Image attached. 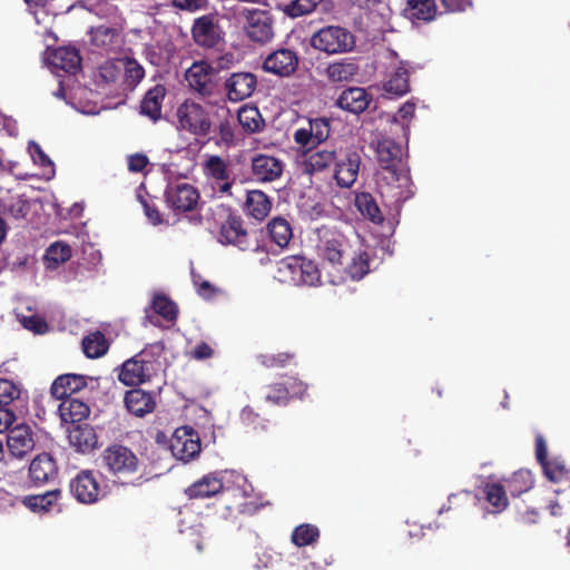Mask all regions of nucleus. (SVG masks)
Wrapping results in <instances>:
<instances>
[{
  "label": "nucleus",
  "instance_id": "f257e3e1",
  "mask_svg": "<svg viewBox=\"0 0 570 570\" xmlns=\"http://www.w3.org/2000/svg\"><path fill=\"white\" fill-rule=\"evenodd\" d=\"M317 234L318 255L336 272L337 282H344L347 277L358 281L368 273L367 253L353 252L347 237L342 232L322 226L317 229Z\"/></svg>",
  "mask_w": 570,
  "mask_h": 570
},
{
  "label": "nucleus",
  "instance_id": "f03ea898",
  "mask_svg": "<svg viewBox=\"0 0 570 570\" xmlns=\"http://www.w3.org/2000/svg\"><path fill=\"white\" fill-rule=\"evenodd\" d=\"M101 464L116 484L140 487L148 481L142 461L124 444L108 445L101 453Z\"/></svg>",
  "mask_w": 570,
  "mask_h": 570
},
{
  "label": "nucleus",
  "instance_id": "7ed1b4c3",
  "mask_svg": "<svg viewBox=\"0 0 570 570\" xmlns=\"http://www.w3.org/2000/svg\"><path fill=\"white\" fill-rule=\"evenodd\" d=\"M275 278L293 286H316L321 282V272L314 261L302 255H289L277 262Z\"/></svg>",
  "mask_w": 570,
  "mask_h": 570
},
{
  "label": "nucleus",
  "instance_id": "20e7f679",
  "mask_svg": "<svg viewBox=\"0 0 570 570\" xmlns=\"http://www.w3.org/2000/svg\"><path fill=\"white\" fill-rule=\"evenodd\" d=\"M376 158L381 165V179L387 185L397 183L404 187L410 181L409 169L402 163V147L392 138L383 137L375 147Z\"/></svg>",
  "mask_w": 570,
  "mask_h": 570
},
{
  "label": "nucleus",
  "instance_id": "39448f33",
  "mask_svg": "<svg viewBox=\"0 0 570 570\" xmlns=\"http://www.w3.org/2000/svg\"><path fill=\"white\" fill-rule=\"evenodd\" d=\"M309 45L313 49L327 55H342L354 49L355 37L348 29L331 24L315 31Z\"/></svg>",
  "mask_w": 570,
  "mask_h": 570
},
{
  "label": "nucleus",
  "instance_id": "423d86ee",
  "mask_svg": "<svg viewBox=\"0 0 570 570\" xmlns=\"http://www.w3.org/2000/svg\"><path fill=\"white\" fill-rule=\"evenodd\" d=\"M218 242L223 245H232L240 250H261V245L256 238L244 227L243 218L236 213H229L222 223Z\"/></svg>",
  "mask_w": 570,
  "mask_h": 570
},
{
  "label": "nucleus",
  "instance_id": "0eeeda50",
  "mask_svg": "<svg viewBox=\"0 0 570 570\" xmlns=\"http://www.w3.org/2000/svg\"><path fill=\"white\" fill-rule=\"evenodd\" d=\"M178 128L195 136L206 137L212 131V120L207 109L193 100H185L177 109Z\"/></svg>",
  "mask_w": 570,
  "mask_h": 570
},
{
  "label": "nucleus",
  "instance_id": "6e6552de",
  "mask_svg": "<svg viewBox=\"0 0 570 570\" xmlns=\"http://www.w3.org/2000/svg\"><path fill=\"white\" fill-rule=\"evenodd\" d=\"M169 450L181 462L194 460L202 451L198 432L188 425L177 428L170 438Z\"/></svg>",
  "mask_w": 570,
  "mask_h": 570
},
{
  "label": "nucleus",
  "instance_id": "1a4fd4ad",
  "mask_svg": "<svg viewBox=\"0 0 570 570\" xmlns=\"http://www.w3.org/2000/svg\"><path fill=\"white\" fill-rule=\"evenodd\" d=\"M217 70L207 61H195L185 72L190 90L202 98H210L217 88Z\"/></svg>",
  "mask_w": 570,
  "mask_h": 570
},
{
  "label": "nucleus",
  "instance_id": "9d476101",
  "mask_svg": "<svg viewBox=\"0 0 570 570\" xmlns=\"http://www.w3.org/2000/svg\"><path fill=\"white\" fill-rule=\"evenodd\" d=\"M164 196L167 206L176 214L193 212L200 199L198 189L188 183L168 185Z\"/></svg>",
  "mask_w": 570,
  "mask_h": 570
},
{
  "label": "nucleus",
  "instance_id": "9b49d317",
  "mask_svg": "<svg viewBox=\"0 0 570 570\" xmlns=\"http://www.w3.org/2000/svg\"><path fill=\"white\" fill-rule=\"evenodd\" d=\"M331 135V120L325 117L308 120V128H299L294 132V141L311 151L325 142Z\"/></svg>",
  "mask_w": 570,
  "mask_h": 570
},
{
  "label": "nucleus",
  "instance_id": "f8f14e48",
  "mask_svg": "<svg viewBox=\"0 0 570 570\" xmlns=\"http://www.w3.org/2000/svg\"><path fill=\"white\" fill-rule=\"evenodd\" d=\"M307 385L296 377L289 376L285 382H275L266 386L264 399L277 406H285L293 399H302Z\"/></svg>",
  "mask_w": 570,
  "mask_h": 570
},
{
  "label": "nucleus",
  "instance_id": "ddd939ff",
  "mask_svg": "<svg viewBox=\"0 0 570 570\" xmlns=\"http://www.w3.org/2000/svg\"><path fill=\"white\" fill-rule=\"evenodd\" d=\"M72 497L80 503L92 504L99 501L100 483L91 470L80 471L69 484Z\"/></svg>",
  "mask_w": 570,
  "mask_h": 570
},
{
  "label": "nucleus",
  "instance_id": "4468645a",
  "mask_svg": "<svg viewBox=\"0 0 570 570\" xmlns=\"http://www.w3.org/2000/svg\"><path fill=\"white\" fill-rule=\"evenodd\" d=\"M145 356L146 351H141L122 363L118 374L122 384L138 386L149 380L153 364Z\"/></svg>",
  "mask_w": 570,
  "mask_h": 570
},
{
  "label": "nucleus",
  "instance_id": "2eb2a0df",
  "mask_svg": "<svg viewBox=\"0 0 570 570\" xmlns=\"http://www.w3.org/2000/svg\"><path fill=\"white\" fill-rule=\"evenodd\" d=\"M361 166V153L356 148L345 151L342 157L337 156L334 165L333 177L342 188H350L357 179Z\"/></svg>",
  "mask_w": 570,
  "mask_h": 570
},
{
  "label": "nucleus",
  "instance_id": "dca6fc26",
  "mask_svg": "<svg viewBox=\"0 0 570 570\" xmlns=\"http://www.w3.org/2000/svg\"><path fill=\"white\" fill-rule=\"evenodd\" d=\"M285 164L277 157L257 154L252 158L250 173L253 180L257 183H273L278 180L284 173Z\"/></svg>",
  "mask_w": 570,
  "mask_h": 570
},
{
  "label": "nucleus",
  "instance_id": "f3484780",
  "mask_svg": "<svg viewBox=\"0 0 570 570\" xmlns=\"http://www.w3.org/2000/svg\"><path fill=\"white\" fill-rule=\"evenodd\" d=\"M298 56L296 51L281 48L271 52L263 61V70L278 77H289L298 68Z\"/></svg>",
  "mask_w": 570,
  "mask_h": 570
},
{
  "label": "nucleus",
  "instance_id": "a211bd4d",
  "mask_svg": "<svg viewBox=\"0 0 570 570\" xmlns=\"http://www.w3.org/2000/svg\"><path fill=\"white\" fill-rule=\"evenodd\" d=\"M247 37L255 42L266 43L274 37L272 19L267 11L254 9L245 10Z\"/></svg>",
  "mask_w": 570,
  "mask_h": 570
},
{
  "label": "nucleus",
  "instance_id": "6ab92c4d",
  "mask_svg": "<svg viewBox=\"0 0 570 570\" xmlns=\"http://www.w3.org/2000/svg\"><path fill=\"white\" fill-rule=\"evenodd\" d=\"M303 173L308 175L325 173L332 167L334 168V165L337 160V153L335 148H316L311 149V151L303 149Z\"/></svg>",
  "mask_w": 570,
  "mask_h": 570
},
{
  "label": "nucleus",
  "instance_id": "aec40b11",
  "mask_svg": "<svg viewBox=\"0 0 570 570\" xmlns=\"http://www.w3.org/2000/svg\"><path fill=\"white\" fill-rule=\"evenodd\" d=\"M257 86L256 76L252 72H234L225 82L227 98L239 102L250 97Z\"/></svg>",
  "mask_w": 570,
  "mask_h": 570
},
{
  "label": "nucleus",
  "instance_id": "412c9836",
  "mask_svg": "<svg viewBox=\"0 0 570 570\" xmlns=\"http://www.w3.org/2000/svg\"><path fill=\"white\" fill-rule=\"evenodd\" d=\"M32 429L28 424H18L11 428L7 434V445L10 453L22 459L35 448Z\"/></svg>",
  "mask_w": 570,
  "mask_h": 570
},
{
  "label": "nucleus",
  "instance_id": "4be33fe9",
  "mask_svg": "<svg viewBox=\"0 0 570 570\" xmlns=\"http://www.w3.org/2000/svg\"><path fill=\"white\" fill-rule=\"evenodd\" d=\"M70 444L77 452L86 454L92 452L98 445V435L89 423H78L68 430Z\"/></svg>",
  "mask_w": 570,
  "mask_h": 570
},
{
  "label": "nucleus",
  "instance_id": "5701e85b",
  "mask_svg": "<svg viewBox=\"0 0 570 570\" xmlns=\"http://www.w3.org/2000/svg\"><path fill=\"white\" fill-rule=\"evenodd\" d=\"M372 101V96L361 87H350L342 91L336 100V106L351 114L358 115L366 110Z\"/></svg>",
  "mask_w": 570,
  "mask_h": 570
},
{
  "label": "nucleus",
  "instance_id": "b1692460",
  "mask_svg": "<svg viewBox=\"0 0 570 570\" xmlns=\"http://www.w3.org/2000/svg\"><path fill=\"white\" fill-rule=\"evenodd\" d=\"M87 386V377L79 374L59 375L51 384V395L57 400L72 397Z\"/></svg>",
  "mask_w": 570,
  "mask_h": 570
},
{
  "label": "nucleus",
  "instance_id": "393cba45",
  "mask_svg": "<svg viewBox=\"0 0 570 570\" xmlns=\"http://www.w3.org/2000/svg\"><path fill=\"white\" fill-rule=\"evenodd\" d=\"M191 35L197 45L206 48L214 47L218 40L215 17L205 14L197 18L193 24Z\"/></svg>",
  "mask_w": 570,
  "mask_h": 570
},
{
  "label": "nucleus",
  "instance_id": "a878e982",
  "mask_svg": "<svg viewBox=\"0 0 570 570\" xmlns=\"http://www.w3.org/2000/svg\"><path fill=\"white\" fill-rule=\"evenodd\" d=\"M49 63L69 73H76L81 66V57L75 47L66 46L53 49L49 57Z\"/></svg>",
  "mask_w": 570,
  "mask_h": 570
},
{
  "label": "nucleus",
  "instance_id": "bb28decb",
  "mask_svg": "<svg viewBox=\"0 0 570 570\" xmlns=\"http://www.w3.org/2000/svg\"><path fill=\"white\" fill-rule=\"evenodd\" d=\"M58 472L55 459L49 453L38 454L30 463L29 475L35 484H43L52 480Z\"/></svg>",
  "mask_w": 570,
  "mask_h": 570
},
{
  "label": "nucleus",
  "instance_id": "cd10ccee",
  "mask_svg": "<svg viewBox=\"0 0 570 570\" xmlns=\"http://www.w3.org/2000/svg\"><path fill=\"white\" fill-rule=\"evenodd\" d=\"M126 409L134 415L142 417L151 413L156 407V401L151 393L141 389L127 391L124 399Z\"/></svg>",
  "mask_w": 570,
  "mask_h": 570
},
{
  "label": "nucleus",
  "instance_id": "c85d7f7f",
  "mask_svg": "<svg viewBox=\"0 0 570 570\" xmlns=\"http://www.w3.org/2000/svg\"><path fill=\"white\" fill-rule=\"evenodd\" d=\"M360 66L352 58H344L330 62L324 70V75L332 83L347 82L354 79L358 73Z\"/></svg>",
  "mask_w": 570,
  "mask_h": 570
},
{
  "label": "nucleus",
  "instance_id": "c756f323",
  "mask_svg": "<svg viewBox=\"0 0 570 570\" xmlns=\"http://www.w3.org/2000/svg\"><path fill=\"white\" fill-rule=\"evenodd\" d=\"M272 209L271 198L262 190H248L244 204V212L247 216L256 219H265Z\"/></svg>",
  "mask_w": 570,
  "mask_h": 570
},
{
  "label": "nucleus",
  "instance_id": "7c9ffc66",
  "mask_svg": "<svg viewBox=\"0 0 570 570\" xmlns=\"http://www.w3.org/2000/svg\"><path fill=\"white\" fill-rule=\"evenodd\" d=\"M166 92L167 90L163 85H156L150 88L140 102V114L147 116L153 121L159 120Z\"/></svg>",
  "mask_w": 570,
  "mask_h": 570
},
{
  "label": "nucleus",
  "instance_id": "2f4dec72",
  "mask_svg": "<svg viewBox=\"0 0 570 570\" xmlns=\"http://www.w3.org/2000/svg\"><path fill=\"white\" fill-rule=\"evenodd\" d=\"M59 405V414L63 422H69L72 425L83 423L90 414V407L83 401L76 397H67L61 400Z\"/></svg>",
  "mask_w": 570,
  "mask_h": 570
},
{
  "label": "nucleus",
  "instance_id": "473e14b6",
  "mask_svg": "<svg viewBox=\"0 0 570 570\" xmlns=\"http://www.w3.org/2000/svg\"><path fill=\"white\" fill-rule=\"evenodd\" d=\"M224 488L220 478L207 474L189 485L185 493L189 499H207L218 494Z\"/></svg>",
  "mask_w": 570,
  "mask_h": 570
},
{
  "label": "nucleus",
  "instance_id": "72a5a7b5",
  "mask_svg": "<svg viewBox=\"0 0 570 570\" xmlns=\"http://www.w3.org/2000/svg\"><path fill=\"white\" fill-rule=\"evenodd\" d=\"M355 207L361 215L374 224H382L384 215L371 193L362 191L355 195Z\"/></svg>",
  "mask_w": 570,
  "mask_h": 570
},
{
  "label": "nucleus",
  "instance_id": "f704fd0d",
  "mask_svg": "<svg viewBox=\"0 0 570 570\" xmlns=\"http://www.w3.org/2000/svg\"><path fill=\"white\" fill-rule=\"evenodd\" d=\"M404 12L411 19L432 21L438 12L435 0H406Z\"/></svg>",
  "mask_w": 570,
  "mask_h": 570
},
{
  "label": "nucleus",
  "instance_id": "c9c22d12",
  "mask_svg": "<svg viewBox=\"0 0 570 570\" xmlns=\"http://www.w3.org/2000/svg\"><path fill=\"white\" fill-rule=\"evenodd\" d=\"M383 88L385 92L396 97H402L410 92V72L407 68L404 67L403 62H401V66L397 67L385 81Z\"/></svg>",
  "mask_w": 570,
  "mask_h": 570
},
{
  "label": "nucleus",
  "instance_id": "e433bc0d",
  "mask_svg": "<svg viewBox=\"0 0 570 570\" xmlns=\"http://www.w3.org/2000/svg\"><path fill=\"white\" fill-rule=\"evenodd\" d=\"M267 229L272 242L281 248L286 247L293 237L291 224L283 217H274L269 220Z\"/></svg>",
  "mask_w": 570,
  "mask_h": 570
},
{
  "label": "nucleus",
  "instance_id": "4c0bfd02",
  "mask_svg": "<svg viewBox=\"0 0 570 570\" xmlns=\"http://www.w3.org/2000/svg\"><path fill=\"white\" fill-rule=\"evenodd\" d=\"M60 495L61 491L56 489L42 494L27 495L22 499V503L32 512H48L57 503Z\"/></svg>",
  "mask_w": 570,
  "mask_h": 570
},
{
  "label": "nucleus",
  "instance_id": "58836bf2",
  "mask_svg": "<svg viewBox=\"0 0 570 570\" xmlns=\"http://www.w3.org/2000/svg\"><path fill=\"white\" fill-rule=\"evenodd\" d=\"M82 351L89 358H99L104 356L109 348V343L105 334L100 331H96L86 335L82 338Z\"/></svg>",
  "mask_w": 570,
  "mask_h": 570
},
{
  "label": "nucleus",
  "instance_id": "ea45409f",
  "mask_svg": "<svg viewBox=\"0 0 570 570\" xmlns=\"http://www.w3.org/2000/svg\"><path fill=\"white\" fill-rule=\"evenodd\" d=\"M29 212V203L20 196H10L8 198H0V217H11L21 219L27 216Z\"/></svg>",
  "mask_w": 570,
  "mask_h": 570
},
{
  "label": "nucleus",
  "instance_id": "a19ab883",
  "mask_svg": "<svg viewBox=\"0 0 570 570\" xmlns=\"http://www.w3.org/2000/svg\"><path fill=\"white\" fill-rule=\"evenodd\" d=\"M72 254L71 247L63 242H55L45 254V264L49 269H56L61 264L70 259Z\"/></svg>",
  "mask_w": 570,
  "mask_h": 570
},
{
  "label": "nucleus",
  "instance_id": "79ce46f5",
  "mask_svg": "<svg viewBox=\"0 0 570 570\" xmlns=\"http://www.w3.org/2000/svg\"><path fill=\"white\" fill-rule=\"evenodd\" d=\"M507 489L500 483H487L483 488L487 502L493 508L492 513H500L508 507Z\"/></svg>",
  "mask_w": 570,
  "mask_h": 570
},
{
  "label": "nucleus",
  "instance_id": "37998d69",
  "mask_svg": "<svg viewBox=\"0 0 570 570\" xmlns=\"http://www.w3.org/2000/svg\"><path fill=\"white\" fill-rule=\"evenodd\" d=\"M153 311L167 322H175L178 316L177 304L163 293H156L151 301Z\"/></svg>",
  "mask_w": 570,
  "mask_h": 570
},
{
  "label": "nucleus",
  "instance_id": "c03bdc74",
  "mask_svg": "<svg viewBox=\"0 0 570 570\" xmlns=\"http://www.w3.org/2000/svg\"><path fill=\"white\" fill-rule=\"evenodd\" d=\"M533 487V478L530 471L519 470L507 480V491L512 497L521 495Z\"/></svg>",
  "mask_w": 570,
  "mask_h": 570
},
{
  "label": "nucleus",
  "instance_id": "a18cd8bd",
  "mask_svg": "<svg viewBox=\"0 0 570 570\" xmlns=\"http://www.w3.org/2000/svg\"><path fill=\"white\" fill-rule=\"evenodd\" d=\"M237 120L247 132H257L262 129L264 120L256 107L243 106L237 114Z\"/></svg>",
  "mask_w": 570,
  "mask_h": 570
},
{
  "label": "nucleus",
  "instance_id": "49530a36",
  "mask_svg": "<svg viewBox=\"0 0 570 570\" xmlns=\"http://www.w3.org/2000/svg\"><path fill=\"white\" fill-rule=\"evenodd\" d=\"M320 539V530L316 525L311 523H302L294 528L291 540L298 547L312 546Z\"/></svg>",
  "mask_w": 570,
  "mask_h": 570
},
{
  "label": "nucleus",
  "instance_id": "de8ad7c7",
  "mask_svg": "<svg viewBox=\"0 0 570 570\" xmlns=\"http://www.w3.org/2000/svg\"><path fill=\"white\" fill-rule=\"evenodd\" d=\"M219 122L217 125V130L219 142L225 146L234 145L235 141V119L228 109H222V114L218 115Z\"/></svg>",
  "mask_w": 570,
  "mask_h": 570
},
{
  "label": "nucleus",
  "instance_id": "09e8293b",
  "mask_svg": "<svg viewBox=\"0 0 570 570\" xmlns=\"http://www.w3.org/2000/svg\"><path fill=\"white\" fill-rule=\"evenodd\" d=\"M324 0H291L284 8V14L296 19L314 12Z\"/></svg>",
  "mask_w": 570,
  "mask_h": 570
},
{
  "label": "nucleus",
  "instance_id": "8fccbe9b",
  "mask_svg": "<svg viewBox=\"0 0 570 570\" xmlns=\"http://www.w3.org/2000/svg\"><path fill=\"white\" fill-rule=\"evenodd\" d=\"M242 424L253 432L261 433L267 431L268 420L261 416L252 406L246 405L240 411Z\"/></svg>",
  "mask_w": 570,
  "mask_h": 570
},
{
  "label": "nucleus",
  "instance_id": "3c124183",
  "mask_svg": "<svg viewBox=\"0 0 570 570\" xmlns=\"http://www.w3.org/2000/svg\"><path fill=\"white\" fill-rule=\"evenodd\" d=\"M121 63L124 66L125 83L131 89L137 87L145 77L144 67L132 58H125Z\"/></svg>",
  "mask_w": 570,
  "mask_h": 570
},
{
  "label": "nucleus",
  "instance_id": "603ef678",
  "mask_svg": "<svg viewBox=\"0 0 570 570\" xmlns=\"http://www.w3.org/2000/svg\"><path fill=\"white\" fill-rule=\"evenodd\" d=\"M540 465L543 470L546 478L554 483L562 481L568 474L564 461L561 460L560 458L548 459Z\"/></svg>",
  "mask_w": 570,
  "mask_h": 570
},
{
  "label": "nucleus",
  "instance_id": "864d4df0",
  "mask_svg": "<svg viewBox=\"0 0 570 570\" xmlns=\"http://www.w3.org/2000/svg\"><path fill=\"white\" fill-rule=\"evenodd\" d=\"M205 168L207 175L214 178L215 180H224L230 178V173L228 170L227 163L220 156H210L206 160Z\"/></svg>",
  "mask_w": 570,
  "mask_h": 570
},
{
  "label": "nucleus",
  "instance_id": "5fc2aeb1",
  "mask_svg": "<svg viewBox=\"0 0 570 570\" xmlns=\"http://www.w3.org/2000/svg\"><path fill=\"white\" fill-rule=\"evenodd\" d=\"M295 354L282 352L277 354H262L258 356L259 363L267 368L285 367L294 361Z\"/></svg>",
  "mask_w": 570,
  "mask_h": 570
},
{
  "label": "nucleus",
  "instance_id": "6e6d98bb",
  "mask_svg": "<svg viewBox=\"0 0 570 570\" xmlns=\"http://www.w3.org/2000/svg\"><path fill=\"white\" fill-rule=\"evenodd\" d=\"M20 396V389L10 380L0 379V405L8 406Z\"/></svg>",
  "mask_w": 570,
  "mask_h": 570
},
{
  "label": "nucleus",
  "instance_id": "4d7b16f0",
  "mask_svg": "<svg viewBox=\"0 0 570 570\" xmlns=\"http://www.w3.org/2000/svg\"><path fill=\"white\" fill-rule=\"evenodd\" d=\"M171 4L176 9L195 12L206 9L208 6V0H171Z\"/></svg>",
  "mask_w": 570,
  "mask_h": 570
},
{
  "label": "nucleus",
  "instance_id": "13d9d810",
  "mask_svg": "<svg viewBox=\"0 0 570 570\" xmlns=\"http://www.w3.org/2000/svg\"><path fill=\"white\" fill-rule=\"evenodd\" d=\"M138 199L144 207L145 215L154 225L163 223L161 215L155 204L149 203L142 195L138 194Z\"/></svg>",
  "mask_w": 570,
  "mask_h": 570
},
{
  "label": "nucleus",
  "instance_id": "bf43d9fd",
  "mask_svg": "<svg viewBox=\"0 0 570 570\" xmlns=\"http://www.w3.org/2000/svg\"><path fill=\"white\" fill-rule=\"evenodd\" d=\"M474 499L475 495H473V493L468 490H464L460 493H453L448 499L449 507L446 508V510L456 509L462 504H466L470 501H473Z\"/></svg>",
  "mask_w": 570,
  "mask_h": 570
},
{
  "label": "nucleus",
  "instance_id": "052dcab7",
  "mask_svg": "<svg viewBox=\"0 0 570 570\" xmlns=\"http://www.w3.org/2000/svg\"><path fill=\"white\" fill-rule=\"evenodd\" d=\"M149 164V159L144 154H134L128 157V169L132 173H141Z\"/></svg>",
  "mask_w": 570,
  "mask_h": 570
},
{
  "label": "nucleus",
  "instance_id": "680f3d73",
  "mask_svg": "<svg viewBox=\"0 0 570 570\" xmlns=\"http://www.w3.org/2000/svg\"><path fill=\"white\" fill-rule=\"evenodd\" d=\"M29 148H30V153L33 158V161L36 164H38L42 167H52L53 166L51 159L45 154V151L38 144L31 142Z\"/></svg>",
  "mask_w": 570,
  "mask_h": 570
},
{
  "label": "nucleus",
  "instance_id": "e2e57ef3",
  "mask_svg": "<svg viewBox=\"0 0 570 570\" xmlns=\"http://www.w3.org/2000/svg\"><path fill=\"white\" fill-rule=\"evenodd\" d=\"M16 421V414L8 406L0 405V433L11 429V425Z\"/></svg>",
  "mask_w": 570,
  "mask_h": 570
},
{
  "label": "nucleus",
  "instance_id": "0e129e2a",
  "mask_svg": "<svg viewBox=\"0 0 570 570\" xmlns=\"http://www.w3.org/2000/svg\"><path fill=\"white\" fill-rule=\"evenodd\" d=\"M448 12H462L472 7V0H441Z\"/></svg>",
  "mask_w": 570,
  "mask_h": 570
},
{
  "label": "nucleus",
  "instance_id": "69168bd1",
  "mask_svg": "<svg viewBox=\"0 0 570 570\" xmlns=\"http://www.w3.org/2000/svg\"><path fill=\"white\" fill-rule=\"evenodd\" d=\"M539 512L535 509H527L523 512H519L517 522L522 527H529L538 523Z\"/></svg>",
  "mask_w": 570,
  "mask_h": 570
},
{
  "label": "nucleus",
  "instance_id": "338daca9",
  "mask_svg": "<svg viewBox=\"0 0 570 570\" xmlns=\"http://www.w3.org/2000/svg\"><path fill=\"white\" fill-rule=\"evenodd\" d=\"M535 459L540 464L549 459L547 442L540 434L535 436Z\"/></svg>",
  "mask_w": 570,
  "mask_h": 570
},
{
  "label": "nucleus",
  "instance_id": "774afa93",
  "mask_svg": "<svg viewBox=\"0 0 570 570\" xmlns=\"http://www.w3.org/2000/svg\"><path fill=\"white\" fill-rule=\"evenodd\" d=\"M214 354L213 348L205 342L196 345L191 352V355L196 360H205L212 357Z\"/></svg>",
  "mask_w": 570,
  "mask_h": 570
}]
</instances>
